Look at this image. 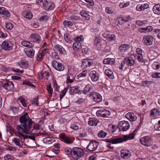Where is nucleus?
Here are the masks:
<instances>
[{"label":"nucleus","instance_id":"nucleus-50","mask_svg":"<svg viewBox=\"0 0 160 160\" xmlns=\"http://www.w3.org/2000/svg\"><path fill=\"white\" fill-rule=\"evenodd\" d=\"M84 38L82 35L77 36L74 38L75 42H80L81 41H83Z\"/></svg>","mask_w":160,"mask_h":160},{"label":"nucleus","instance_id":"nucleus-64","mask_svg":"<svg viewBox=\"0 0 160 160\" xmlns=\"http://www.w3.org/2000/svg\"><path fill=\"white\" fill-rule=\"evenodd\" d=\"M70 127L73 130H78L79 128V127L78 125L75 124H71Z\"/></svg>","mask_w":160,"mask_h":160},{"label":"nucleus","instance_id":"nucleus-29","mask_svg":"<svg viewBox=\"0 0 160 160\" xmlns=\"http://www.w3.org/2000/svg\"><path fill=\"white\" fill-rule=\"evenodd\" d=\"M73 48L75 51L80 50L82 48L81 43L79 42H75L73 44Z\"/></svg>","mask_w":160,"mask_h":160},{"label":"nucleus","instance_id":"nucleus-27","mask_svg":"<svg viewBox=\"0 0 160 160\" xmlns=\"http://www.w3.org/2000/svg\"><path fill=\"white\" fill-rule=\"evenodd\" d=\"M148 8L149 5L147 3H145L142 5L138 4L137 6L136 10L138 11H141Z\"/></svg>","mask_w":160,"mask_h":160},{"label":"nucleus","instance_id":"nucleus-24","mask_svg":"<svg viewBox=\"0 0 160 160\" xmlns=\"http://www.w3.org/2000/svg\"><path fill=\"white\" fill-rule=\"evenodd\" d=\"M80 14L82 17L85 18L86 20H89L91 18L90 15L87 12L84 10H82L80 12Z\"/></svg>","mask_w":160,"mask_h":160},{"label":"nucleus","instance_id":"nucleus-3","mask_svg":"<svg viewBox=\"0 0 160 160\" xmlns=\"http://www.w3.org/2000/svg\"><path fill=\"white\" fill-rule=\"evenodd\" d=\"M36 2L46 11L52 10L55 7L53 3L48 2L47 0H36Z\"/></svg>","mask_w":160,"mask_h":160},{"label":"nucleus","instance_id":"nucleus-43","mask_svg":"<svg viewBox=\"0 0 160 160\" xmlns=\"http://www.w3.org/2000/svg\"><path fill=\"white\" fill-rule=\"evenodd\" d=\"M159 111L157 109H152L151 112V115L153 117H156L157 115L159 114Z\"/></svg>","mask_w":160,"mask_h":160},{"label":"nucleus","instance_id":"nucleus-53","mask_svg":"<svg viewBox=\"0 0 160 160\" xmlns=\"http://www.w3.org/2000/svg\"><path fill=\"white\" fill-rule=\"evenodd\" d=\"M64 38L65 41L68 43H70L71 42L70 39L68 38V36L67 33H64Z\"/></svg>","mask_w":160,"mask_h":160},{"label":"nucleus","instance_id":"nucleus-25","mask_svg":"<svg viewBox=\"0 0 160 160\" xmlns=\"http://www.w3.org/2000/svg\"><path fill=\"white\" fill-rule=\"evenodd\" d=\"M0 14L4 15L8 18L11 16V14L4 7H0Z\"/></svg>","mask_w":160,"mask_h":160},{"label":"nucleus","instance_id":"nucleus-59","mask_svg":"<svg viewBox=\"0 0 160 160\" xmlns=\"http://www.w3.org/2000/svg\"><path fill=\"white\" fill-rule=\"evenodd\" d=\"M67 90V89L66 88L64 89L61 92L60 95V99H61L64 96L66 91Z\"/></svg>","mask_w":160,"mask_h":160},{"label":"nucleus","instance_id":"nucleus-20","mask_svg":"<svg viewBox=\"0 0 160 160\" xmlns=\"http://www.w3.org/2000/svg\"><path fill=\"white\" fill-rule=\"evenodd\" d=\"M24 50L25 53L28 57L32 58L34 57L35 51L33 49L29 48Z\"/></svg>","mask_w":160,"mask_h":160},{"label":"nucleus","instance_id":"nucleus-17","mask_svg":"<svg viewBox=\"0 0 160 160\" xmlns=\"http://www.w3.org/2000/svg\"><path fill=\"white\" fill-rule=\"evenodd\" d=\"M2 87L6 90L9 91L14 88V84L12 82L8 81L3 83Z\"/></svg>","mask_w":160,"mask_h":160},{"label":"nucleus","instance_id":"nucleus-44","mask_svg":"<svg viewBox=\"0 0 160 160\" xmlns=\"http://www.w3.org/2000/svg\"><path fill=\"white\" fill-rule=\"evenodd\" d=\"M5 27L7 29L11 30L13 28V25L11 22H8L6 23Z\"/></svg>","mask_w":160,"mask_h":160},{"label":"nucleus","instance_id":"nucleus-47","mask_svg":"<svg viewBox=\"0 0 160 160\" xmlns=\"http://www.w3.org/2000/svg\"><path fill=\"white\" fill-rule=\"evenodd\" d=\"M47 90L48 92L49 95L52 97V94L53 92V89L51 87L50 85H48L47 86Z\"/></svg>","mask_w":160,"mask_h":160},{"label":"nucleus","instance_id":"nucleus-38","mask_svg":"<svg viewBox=\"0 0 160 160\" xmlns=\"http://www.w3.org/2000/svg\"><path fill=\"white\" fill-rule=\"evenodd\" d=\"M153 69L155 70H158L160 67V63L158 62H154L152 65Z\"/></svg>","mask_w":160,"mask_h":160},{"label":"nucleus","instance_id":"nucleus-9","mask_svg":"<svg viewBox=\"0 0 160 160\" xmlns=\"http://www.w3.org/2000/svg\"><path fill=\"white\" fill-rule=\"evenodd\" d=\"M153 41V37L150 35H146L143 36L142 42L148 46L151 45Z\"/></svg>","mask_w":160,"mask_h":160},{"label":"nucleus","instance_id":"nucleus-56","mask_svg":"<svg viewBox=\"0 0 160 160\" xmlns=\"http://www.w3.org/2000/svg\"><path fill=\"white\" fill-rule=\"evenodd\" d=\"M117 22L120 25L123 24L124 21V18L122 17H119L117 19Z\"/></svg>","mask_w":160,"mask_h":160},{"label":"nucleus","instance_id":"nucleus-7","mask_svg":"<svg viewBox=\"0 0 160 160\" xmlns=\"http://www.w3.org/2000/svg\"><path fill=\"white\" fill-rule=\"evenodd\" d=\"M13 44L11 41L5 40L1 45L2 48L6 50H10L13 49Z\"/></svg>","mask_w":160,"mask_h":160},{"label":"nucleus","instance_id":"nucleus-33","mask_svg":"<svg viewBox=\"0 0 160 160\" xmlns=\"http://www.w3.org/2000/svg\"><path fill=\"white\" fill-rule=\"evenodd\" d=\"M77 72V69L74 66H71L68 69V73L76 75Z\"/></svg>","mask_w":160,"mask_h":160},{"label":"nucleus","instance_id":"nucleus-4","mask_svg":"<svg viewBox=\"0 0 160 160\" xmlns=\"http://www.w3.org/2000/svg\"><path fill=\"white\" fill-rule=\"evenodd\" d=\"M134 135L132 134L129 135H124L123 138H114L111 140V143L112 144H117L121 143L123 142L126 141L128 140L133 139L134 137Z\"/></svg>","mask_w":160,"mask_h":160},{"label":"nucleus","instance_id":"nucleus-54","mask_svg":"<svg viewBox=\"0 0 160 160\" xmlns=\"http://www.w3.org/2000/svg\"><path fill=\"white\" fill-rule=\"evenodd\" d=\"M4 158L5 160H13L14 158L10 155L6 154L5 155Z\"/></svg>","mask_w":160,"mask_h":160},{"label":"nucleus","instance_id":"nucleus-14","mask_svg":"<svg viewBox=\"0 0 160 160\" xmlns=\"http://www.w3.org/2000/svg\"><path fill=\"white\" fill-rule=\"evenodd\" d=\"M52 65L58 71H62L64 69L63 65L61 63L58 62L55 60L53 61Z\"/></svg>","mask_w":160,"mask_h":160},{"label":"nucleus","instance_id":"nucleus-48","mask_svg":"<svg viewBox=\"0 0 160 160\" xmlns=\"http://www.w3.org/2000/svg\"><path fill=\"white\" fill-rule=\"evenodd\" d=\"M136 57H137V59L138 61L140 62H143L144 61V59H143L142 57V54H138V55H137L136 54L135 56H134V57L135 58Z\"/></svg>","mask_w":160,"mask_h":160},{"label":"nucleus","instance_id":"nucleus-41","mask_svg":"<svg viewBox=\"0 0 160 160\" xmlns=\"http://www.w3.org/2000/svg\"><path fill=\"white\" fill-rule=\"evenodd\" d=\"M63 24L65 28H68L72 26V23L70 21L65 20L63 22Z\"/></svg>","mask_w":160,"mask_h":160},{"label":"nucleus","instance_id":"nucleus-55","mask_svg":"<svg viewBox=\"0 0 160 160\" xmlns=\"http://www.w3.org/2000/svg\"><path fill=\"white\" fill-rule=\"evenodd\" d=\"M147 22V21L144 20V21H141V20H138L136 21V23L139 26H142L145 24V23Z\"/></svg>","mask_w":160,"mask_h":160},{"label":"nucleus","instance_id":"nucleus-22","mask_svg":"<svg viewBox=\"0 0 160 160\" xmlns=\"http://www.w3.org/2000/svg\"><path fill=\"white\" fill-rule=\"evenodd\" d=\"M29 38L34 42H36L37 43H38L40 41V36L37 33H34L31 34Z\"/></svg>","mask_w":160,"mask_h":160},{"label":"nucleus","instance_id":"nucleus-2","mask_svg":"<svg viewBox=\"0 0 160 160\" xmlns=\"http://www.w3.org/2000/svg\"><path fill=\"white\" fill-rule=\"evenodd\" d=\"M19 121L20 124L17 125L16 129L18 135L17 137L13 138L12 141L16 145L21 147L23 145V139H25L27 138L29 136L24 134H28V133H27L21 130V129L22 131L23 130V128L25 127V125L23 124V123L24 124V122L22 117L20 118Z\"/></svg>","mask_w":160,"mask_h":160},{"label":"nucleus","instance_id":"nucleus-35","mask_svg":"<svg viewBox=\"0 0 160 160\" xmlns=\"http://www.w3.org/2000/svg\"><path fill=\"white\" fill-rule=\"evenodd\" d=\"M23 15L25 18L28 19L31 18L32 17V14L30 11H27L24 12L23 14Z\"/></svg>","mask_w":160,"mask_h":160},{"label":"nucleus","instance_id":"nucleus-37","mask_svg":"<svg viewBox=\"0 0 160 160\" xmlns=\"http://www.w3.org/2000/svg\"><path fill=\"white\" fill-rule=\"evenodd\" d=\"M90 89L91 87H90V85H87L86 86L83 90L81 91L80 93H82L86 94L89 92Z\"/></svg>","mask_w":160,"mask_h":160},{"label":"nucleus","instance_id":"nucleus-18","mask_svg":"<svg viewBox=\"0 0 160 160\" xmlns=\"http://www.w3.org/2000/svg\"><path fill=\"white\" fill-rule=\"evenodd\" d=\"M121 154L122 158L127 159L130 157V152L129 150L122 149L121 151Z\"/></svg>","mask_w":160,"mask_h":160},{"label":"nucleus","instance_id":"nucleus-34","mask_svg":"<svg viewBox=\"0 0 160 160\" xmlns=\"http://www.w3.org/2000/svg\"><path fill=\"white\" fill-rule=\"evenodd\" d=\"M19 101L22 103V105L24 107H27V103L26 102V101L24 98L22 96H19L18 98Z\"/></svg>","mask_w":160,"mask_h":160},{"label":"nucleus","instance_id":"nucleus-5","mask_svg":"<svg viewBox=\"0 0 160 160\" xmlns=\"http://www.w3.org/2000/svg\"><path fill=\"white\" fill-rule=\"evenodd\" d=\"M72 157L76 160L81 157L84 153L83 150L79 148L74 147L72 148Z\"/></svg>","mask_w":160,"mask_h":160},{"label":"nucleus","instance_id":"nucleus-51","mask_svg":"<svg viewBox=\"0 0 160 160\" xmlns=\"http://www.w3.org/2000/svg\"><path fill=\"white\" fill-rule=\"evenodd\" d=\"M23 84L26 85H28L29 86L34 87V85L32 84L28 80H25L23 81Z\"/></svg>","mask_w":160,"mask_h":160},{"label":"nucleus","instance_id":"nucleus-63","mask_svg":"<svg viewBox=\"0 0 160 160\" xmlns=\"http://www.w3.org/2000/svg\"><path fill=\"white\" fill-rule=\"evenodd\" d=\"M85 101V98H80L76 101L79 104H82Z\"/></svg>","mask_w":160,"mask_h":160},{"label":"nucleus","instance_id":"nucleus-26","mask_svg":"<svg viewBox=\"0 0 160 160\" xmlns=\"http://www.w3.org/2000/svg\"><path fill=\"white\" fill-rule=\"evenodd\" d=\"M126 118L131 121H134L137 119V117L133 113L129 112L125 115Z\"/></svg>","mask_w":160,"mask_h":160},{"label":"nucleus","instance_id":"nucleus-62","mask_svg":"<svg viewBox=\"0 0 160 160\" xmlns=\"http://www.w3.org/2000/svg\"><path fill=\"white\" fill-rule=\"evenodd\" d=\"M104 38H110V35L109 32H104L102 35Z\"/></svg>","mask_w":160,"mask_h":160},{"label":"nucleus","instance_id":"nucleus-10","mask_svg":"<svg viewBox=\"0 0 160 160\" xmlns=\"http://www.w3.org/2000/svg\"><path fill=\"white\" fill-rule=\"evenodd\" d=\"M98 145V143L96 141H90L87 149L91 151H94L97 149Z\"/></svg>","mask_w":160,"mask_h":160},{"label":"nucleus","instance_id":"nucleus-45","mask_svg":"<svg viewBox=\"0 0 160 160\" xmlns=\"http://www.w3.org/2000/svg\"><path fill=\"white\" fill-rule=\"evenodd\" d=\"M107 133L103 131H100L98 133V136L100 138H103L105 137L107 135Z\"/></svg>","mask_w":160,"mask_h":160},{"label":"nucleus","instance_id":"nucleus-42","mask_svg":"<svg viewBox=\"0 0 160 160\" xmlns=\"http://www.w3.org/2000/svg\"><path fill=\"white\" fill-rule=\"evenodd\" d=\"M130 4L129 2H123L120 3L119 4V7L121 8H123L127 7Z\"/></svg>","mask_w":160,"mask_h":160},{"label":"nucleus","instance_id":"nucleus-40","mask_svg":"<svg viewBox=\"0 0 160 160\" xmlns=\"http://www.w3.org/2000/svg\"><path fill=\"white\" fill-rule=\"evenodd\" d=\"M41 76L40 77V75L39 76V78L42 79L43 78L45 79L48 80V78L49 76V73L47 71L43 73V74H41Z\"/></svg>","mask_w":160,"mask_h":160},{"label":"nucleus","instance_id":"nucleus-6","mask_svg":"<svg viewBox=\"0 0 160 160\" xmlns=\"http://www.w3.org/2000/svg\"><path fill=\"white\" fill-rule=\"evenodd\" d=\"M118 127L120 130L126 131L129 128L130 124L128 121L123 120L118 122Z\"/></svg>","mask_w":160,"mask_h":160},{"label":"nucleus","instance_id":"nucleus-61","mask_svg":"<svg viewBox=\"0 0 160 160\" xmlns=\"http://www.w3.org/2000/svg\"><path fill=\"white\" fill-rule=\"evenodd\" d=\"M145 28V30H145L146 32H149L153 30V28L152 26H148Z\"/></svg>","mask_w":160,"mask_h":160},{"label":"nucleus","instance_id":"nucleus-58","mask_svg":"<svg viewBox=\"0 0 160 160\" xmlns=\"http://www.w3.org/2000/svg\"><path fill=\"white\" fill-rule=\"evenodd\" d=\"M7 36L8 35L7 33L0 30V37L1 38H6Z\"/></svg>","mask_w":160,"mask_h":160},{"label":"nucleus","instance_id":"nucleus-23","mask_svg":"<svg viewBox=\"0 0 160 160\" xmlns=\"http://www.w3.org/2000/svg\"><path fill=\"white\" fill-rule=\"evenodd\" d=\"M54 48L58 51L60 53L64 55L66 53V51L64 48L61 45L56 44L54 46Z\"/></svg>","mask_w":160,"mask_h":160},{"label":"nucleus","instance_id":"nucleus-28","mask_svg":"<svg viewBox=\"0 0 160 160\" xmlns=\"http://www.w3.org/2000/svg\"><path fill=\"white\" fill-rule=\"evenodd\" d=\"M124 61L128 66H132L135 63L134 59L130 57L125 58Z\"/></svg>","mask_w":160,"mask_h":160},{"label":"nucleus","instance_id":"nucleus-57","mask_svg":"<svg viewBox=\"0 0 160 160\" xmlns=\"http://www.w3.org/2000/svg\"><path fill=\"white\" fill-rule=\"evenodd\" d=\"M32 104H33L36 106H38L39 103H38V98H34L33 100L32 101Z\"/></svg>","mask_w":160,"mask_h":160},{"label":"nucleus","instance_id":"nucleus-12","mask_svg":"<svg viewBox=\"0 0 160 160\" xmlns=\"http://www.w3.org/2000/svg\"><path fill=\"white\" fill-rule=\"evenodd\" d=\"M150 137L149 136H146L140 138V143L147 147H149L150 146Z\"/></svg>","mask_w":160,"mask_h":160},{"label":"nucleus","instance_id":"nucleus-16","mask_svg":"<svg viewBox=\"0 0 160 160\" xmlns=\"http://www.w3.org/2000/svg\"><path fill=\"white\" fill-rule=\"evenodd\" d=\"M110 113L109 111L104 109L98 110L96 112V114L98 116L104 117H108Z\"/></svg>","mask_w":160,"mask_h":160},{"label":"nucleus","instance_id":"nucleus-21","mask_svg":"<svg viewBox=\"0 0 160 160\" xmlns=\"http://www.w3.org/2000/svg\"><path fill=\"white\" fill-rule=\"evenodd\" d=\"M88 122L89 125L91 126H96L99 122L98 120L95 118H90Z\"/></svg>","mask_w":160,"mask_h":160},{"label":"nucleus","instance_id":"nucleus-30","mask_svg":"<svg viewBox=\"0 0 160 160\" xmlns=\"http://www.w3.org/2000/svg\"><path fill=\"white\" fill-rule=\"evenodd\" d=\"M76 76V75L74 74H69L67 77V83H71L73 82Z\"/></svg>","mask_w":160,"mask_h":160},{"label":"nucleus","instance_id":"nucleus-49","mask_svg":"<svg viewBox=\"0 0 160 160\" xmlns=\"http://www.w3.org/2000/svg\"><path fill=\"white\" fill-rule=\"evenodd\" d=\"M72 149L71 148H67L65 149V152L66 154L67 155H69L71 154L72 153Z\"/></svg>","mask_w":160,"mask_h":160},{"label":"nucleus","instance_id":"nucleus-15","mask_svg":"<svg viewBox=\"0 0 160 160\" xmlns=\"http://www.w3.org/2000/svg\"><path fill=\"white\" fill-rule=\"evenodd\" d=\"M89 76L92 80L94 82L98 81L99 78L98 73L94 70L90 72Z\"/></svg>","mask_w":160,"mask_h":160},{"label":"nucleus","instance_id":"nucleus-32","mask_svg":"<svg viewBox=\"0 0 160 160\" xmlns=\"http://www.w3.org/2000/svg\"><path fill=\"white\" fill-rule=\"evenodd\" d=\"M21 44L25 47L31 48L34 46V44L30 42L25 41H23L21 42Z\"/></svg>","mask_w":160,"mask_h":160},{"label":"nucleus","instance_id":"nucleus-13","mask_svg":"<svg viewBox=\"0 0 160 160\" xmlns=\"http://www.w3.org/2000/svg\"><path fill=\"white\" fill-rule=\"evenodd\" d=\"M90 96L93 101L97 102H101L102 99L101 95L96 92H94L91 93Z\"/></svg>","mask_w":160,"mask_h":160},{"label":"nucleus","instance_id":"nucleus-39","mask_svg":"<svg viewBox=\"0 0 160 160\" xmlns=\"http://www.w3.org/2000/svg\"><path fill=\"white\" fill-rule=\"evenodd\" d=\"M50 18V16L47 14L46 15H43L41 16L39 19L40 21H44L48 20Z\"/></svg>","mask_w":160,"mask_h":160},{"label":"nucleus","instance_id":"nucleus-19","mask_svg":"<svg viewBox=\"0 0 160 160\" xmlns=\"http://www.w3.org/2000/svg\"><path fill=\"white\" fill-rule=\"evenodd\" d=\"M130 46L129 44H121L119 47V50L122 52L125 53L130 49Z\"/></svg>","mask_w":160,"mask_h":160},{"label":"nucleus","instance_id":"nucleus-11","mask_svg":"<svg viewBox=\"0 0 160 160\" xmlns=\"http://www.w3.org/2000/svg\"><path fill=\"white\" fill-rule=\"evenodd\" d=\"M81 67L85 68L91 66L92 63V61L90 59L86 58L82 60Z\"/></svg>","mask_w":160,"mask_h":160},{"label":"nucleus","instance_id":"nucleus-52","mask_svg":"<svg viewBox=\"0 0 160 160\" xmlns=\"http://www.w3.org/2000/svg\"><path fill=\"white\" fill-rule=\"evenodd\" d=\"M151 77L153 78H160V72H155L151 75Z\"/></svg>","mask_w":160,"mask_h":160},{"label":"nucleus","instance_id":"nucleus-36","mask_svg":"<svg viewBox=\"0 0 160 160\" xmlns=\"http://www.w3.org/2000/svg\"><path fill=\"white\" fill-rule=\"evenodd\" d=\"M103 63L105 64L104 68H108L110 63V58L108 57L107 58L104 59L103 61Z\"/></svg>","mask_w":160,"mask_h":160},{"label":"nucleus","instance_id":"nucleus-46","mask_svg":"<svg viewBox=\"0 0 160 160\" xmlns=\"http://www.w3.org/2000/svg\"><path fill=\"white\" fill-rule=\"evenodd\" d=\"M94 44L95 48H97L98 44L99 42V37H96L94 39Z\"/></svg>","mask_w":160,"mask_h":160},{"label":"nucleus","instance_id":"nucleus-31","mask_svg":"<svg viewBox=\"0 0 160 160\" xmlns=\"http://www.w3.org/2000/svg\"><path fill=\"white\" fill-rule=\"evenodd\" d=\"M153 11L154 13L156 14L160 15V5L156 4L153 7Z\"/></svg>","mask_w":160,"mask_h":160},{"label":"nucleus","instance_id":"nucleus-1","mask_svg":"<svg viewBox=\"0 0 160 160\" xmlns=\"http://www.w3.org/2000/svg\"><path fill=\"white\" fill-rule=\"evenodd\" d=\"M23 119L25 127L23 128V131L27 133H28L34 136H37L40 135L44 136L47 134V132L42 129H40V125L38 124H36L28 116L27 113H25L22 116Z\"/></svg>","mask_w":160,"mask_h":160},{"label":"nucleus","instance_id":"nucleus-8","mask_svg":"<svg viewBox=\"0 0 160 160\" xmlns=\"http://www.w3.org/2000/svg\"><path fill=\"white\" fill-rule=\"evenodd\" d=\"M60 140L62 142H65L67 144H71L73 142L72 138H69L66 136L64 133H61L59 135Z\"/></svg>","mask_w":160,"mask_h":160},{"label":"nucleus","instance_id":"nucleus-60","mask_svg":"<svg viewBox=\"0 0 160 160\" xmlns=\"http://www.w3.org/2000/svg\"><path fill=\"white\" fill-rule=\"evenodd\" d=\"M87 70H85L82 72V73L79 74L78 75V78H80L82 77H85L86 76V75L87 73Z\"/></svg>","mask_w":160,"mask_h":160}]
</instances>
